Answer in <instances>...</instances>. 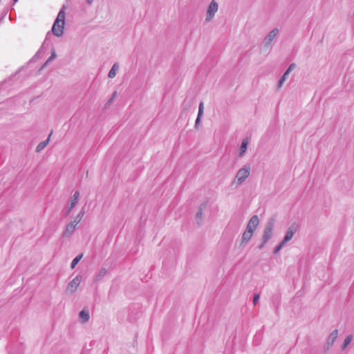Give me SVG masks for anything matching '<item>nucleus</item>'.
<instances>
[{"label": "nucleus", "instance_id": "obj_32", "mask_svg": "<svg viewBox=\"0 0 354 354\" xmlns=\"http://www.w3.org/2000/svg\"><path fill=\"white\" fill-rule=\"evenodd\" d=\"M116 94H117V92H116V91H115V92L113 93L112 98H114V97L116 96Z\"/></svg>", "mask_w": 354, "mask_h": 354}, {"label": "nucleus", "instance_id": "obj_13", "mask_svg": "<svg viewBox=\"0 0 354 354\" xmlns=\"http://www.w3.org/2000/svg\"><path fill=\"white\" fill-rule=\"evenodd\" d=\"M205 207H206V203H202L199 207L198 212L196 213V220L198 225H201L202 223L203 214V212H204Z\"/></svg>", "mask_w": 354, "mask_h": 354}, {"label": "nucleus", "instance_id": "obj_25", "mask_svg": "<svg viewBox=\"0 0 354 354\" xmlns=\"http://www.w3.org/2000/svg\"><path fill=\"white\" fill-rule=\"evenodd\" d=\"M79 198H80V192H79V191H76V192H75L73 196L71 197L70 200L77 203L78 201H79Z\"/></svg>", "mask_w": 354, "mask_h": 354}, {"label": "nucleus", "instance_id": "obj_12", "mask_svg": "<svg viewBox=\"0 0 354 354\" xmlns=\"http://www.w3.org/2000/svg\"><path fill=\"white\" fill-rule=\"evenodd\" d=\"M254 232L252 230L245 229L244 232L243 233L241 238V245L247 244L253 236Z\"/></svg>", "mask_w": 354, "mask_h": 354}, {"label": "nucleus", "instance_id": "obj_6", "mask_svg": "<svg viewBox=\"0 0 354 354\" xmlns=\"http://www.w3.org/2000/svg\"><path fill=\"white\" fill-rule=\"evenodd\" d=\"M299 225L296 223H293L288 229L286 234L282 240V241L286 244L289 241H290L294 234L297 231Z\"/></svg>", "mask_w": 354, "mask_h": 354}, {"label": "nucleus", "instance_id": "obj_30", "mask_svg": "<svg viewBox=\"0 0 354 354\" xmlns=\"http://www.w3.org/2000/svg\"><path fill=\"white\" fill-rule=\"evenodd\" d=\"M46 41L45 40V41H44V42L43 43V44H42V46H41V48H42V47L44 46V44H46ZM41 48H40V49L37 51V54H36L35 55H37L39 53H41Z\"/></svg>", "mask_w": 354, "mask_h": 354}, {"label": "nucleus", "instance_id": "obj_29", "mask_svg": "<svg viewBox=\"0 0 354 354\" xmlns=\"http://www.w3.org/2000/svg\"><path fill=\"white\" fill-rule=\"evenodd\" d=\"M84 214V209H82L79 212V214H78L77 215H78V216H80L82 218V217H83Z\"/></svg>", "mask_w": 354, "mask_h": 354}, {"label": "nucleus", "instance_id": "obj_11", "mask_svg": "<svg viewBox=\"0 0 354 354\" xmlns=\"http://www.w3.org/2000/svg\"><path fill=\"white\" fill-rule=\"evenodd\" d=\"M76 225L75 223H73L72 221H71L66 227L65 230L63 232L62 236L64 237H69L72 235V234L74 232V231L76 229Z\"/></svg>", "mask_w": 354, "mask_h": 354}, {"label": "nucleus", "instance_id": "obj_23", "mask_svg": "<svg viewBox=\"0 0 354 354\" xmlns=\"http://www.w3.org/2000/svg\"><path fill=\"white\" fill-rule=\"evenodd\" d=\"M106 272H107V270L106 268H101L96 275V280L99 281V280L102 279L106 275Z\"/></svg>", "mask_w": 354, "mask_h": 354}, {"label": "nucleus", "instance_id": "obj_16", "mask_svg": "<svg viewBox=\"0 0 354 354\" xmlns=\"http://www.w3.org/2000/svg\"><path fill=\"white\" fill-rule=\"evenodd\" d=\"M51 134H52V131L50 132V133L49 134V136L46 140H45L38 144V145L37 146L36 149H35V151L37 153H39L47 146V145L49 143Z\"/></svg>", "mask_w": 354, "mask_h": 354}, {"label": "nucleus", "instance_id": "obj_28", "mask_svg": "<svg viewBox=\"0 0 354 354\" xmlns=\"http://www.w3.org/2000/svg\"><path fill=\"white\" fill-rule=\"evenodd\" d=\"M259 299V294H254V297H253V299H252V302H253V304L254 305L258 302Z\"/></svg>", "mask_w": 354, "mask_h": 354}, {"label": "nucleus", "instance_id": "obj_21", "mask_svg": "<svg viewBox=\"0 0 354 354\" xmlns=\"http://www.w3.org/2000/svg\"><path fill=\"white\" fill-rule=\"evenodd\" d=\"M119 69V64L118 63H115L112 68H111V70L109 71V74H108V77L109 78H113L115 77L116 75V72L118 71Z\"/></svg>", "mask_w": 354, "mask_h": 354}, {"label": "nucleus", "instance_id": "obj_10", "mask_svg": "<svg viewBox=\"0 0 354 354\" xmlns=\"http://www.w3.org/2000/svg\"><path fill=\"white\" fill-rule=\"evenodd\" d=\"M64 25H62V23H59L55 26V21L53 25L51 31L55 36L61 37L64 34Z\"/></svg>", "mask_w": 354, "mask_h": 354}, {"label": "nucleus", "instance_id": "obj_1", "mask_svg": "<svg viewBox=\"0 0 354 354\" xmlns=\"http://www.w3.org/2000/svg\"><path fill=\"white\" fill-rule=\"evenodd\" d=\"M274 224L275 219L274 218H269L263 230V234L261 237V243L257 246L258 249H263L266 243L272 237Z\"/></svg>", "mask_w": 354, "mask_h": 354}, {"label": "nucleus", "instance_id": "obj_18", "mask_svg": "<svg viewBox=\"0 0 354 354\" xmlns=\"http://www.w3.org/2000/svg\"><path fill=\"white\" fill-rule=\"evenodd\" d=\"M249 143L248 138H244L241 142V147H240V152H239V156H242L246 151L248 145Z\"/></svg>", "mask_w": 354, "mask_h": 354}, {"label": "nucleus", "instance_id": "obj_34", "mask_svg": "<svg viewBox=\"0 0 354 354\" xmlns=\"http://www.w3.org/2000/svg\"><path fill=\"white\" fill-rule=\"evenodd\" d=\"M18 1V0H14V2H16V1Z\"/></svg>", "mask_w": 354, "mask_h": 354}, {"label": "nucleus", "instance_id": "obj_3", "mask_svg": "<svg viewBox=\"0 0 354 354\" xmlns=\"http://www.w3.org/2000/svg\"><path fill=\"white\" fill-rule=\"evenodd\" d=\"M279 30L277 28L272 29L268 35L264 38L262 46L263 48H270L274 39L278 35Z\"/></svg>", "mask_w": 354, "mask_h": 354}, {"label": "nucleus", "instance_id": "obj_8", "mask_svg": "<svg viewBox=\"0 0 354 354\" xmlns=\"http://www.w3.org/2000/svg\"><path fill=\"white\" fill-rule=\"evenodd\" d=\"M259 219L258 216L253 215L249 220L247 227H246V229H248V230H252L253 232H254V230H256V228L259 225Z\"/></svg>", "mask_w": 354, "mask_h": 354}, {"label": "nucleus", "instance_id": "obj_14", "mask_svg": "<svg viewBox=\"0 0 354 354\" xmlns=\"http://www.w3.org/2000/svg\"><path fill=\"white\" fill-rule=\"evenodd\" d=\"M65 16L64 6L59 10L58 15L55 19V26L59 23H62V25L65 24Z\"/></svg>", "mask_w": 354, "mask_h": 354}, {"label": "nucleus", "instance_id": "obj_27", "mask_svg": "<svg viewBox=\"0 0 354 354\" xmlns=\"http://www.w3.org/2000/svg\"><path fill=\"white\" fill-rule=\"evenodd\" d=\"M82 220V218L77 215L73 221H71L73 223H75V225H77Z\"/></svg>", "mask_w": 354, "mask_h": 354}, {"label": "nucleus", "instance_id": "obj_4", "mask_svg": "<svg viewBox=\"0 0 354 354\" xmlns=\"http://www.w3.org/2000/svg\"><path fill=\"white\" fill-rule=\"evenodd\" d=\"M337 335H338V330H337V329L333 330L330 333V335L327 339L326 343L324 346V353H326L331 348V346L333 345L334 342L337 339Z\"/></svg>", "mask_w": 354, "mask_h": 354}, {"label": "nucleus", "instance_id": "obj_9", "mask_svg": "<svg viewBox=\"0 0 354 354\" xmlns=\"http://www.w3.org/2000/svg\"><path fill=\"white\" fill-rule=\"evenodd\" d=\"M295 67H296V64L295 63H292V64H290V66L286 69V71L284 72L283 75L280 77V79H279V80L278 82V84H277V87L278 88L281 87L282 84H283V82L286 80L287 76L289 75L290 72L292 70L295 69Z\"/></svg>", "mask_w": 354, "mask_h": 354}, {"label": "nucleus", "instance_id": "obj_17", "mask_svg": "<svg viewBox=\"0 0 354 354\" xmlns=\"http://www.w3.org/2000/svg\"><path fill=\"white\" fill-rule=\"evenodd\" d=\"M79 318L82 324L88 322L90 318L89 311H80Z\"/></svg>", "mask_w": 354, "mask_h": 354}, {"label": "nucleus", "instance_id": "obj_7", "mask_svg": "<svg viewBox=\"0 0 354 354\" xmlns=\"http://www.w3.org/2000/svg\"><path fill=\"white\" fill-rule=\"evenodd\" d=\"M82 278V276L77 275L71 281H70V283L68 284L66 292L69 293H73L80 284Z\"/></svg>", "mask_w": 354, "mask_h": 354}, {"label": "nucleus", "instance_id": "obj_2", "mask_svg": "<svg viewBox=\"0 0 354 354\" xmlns=\"http://www.w3.org/2000/svg\"><path fill=\"white\" fill-rule=\"evenodd\" d=\"M250 169V166L249 165H245L237 171L235 179L239 184L243 183L249 176Z\"/></svg>", "mask_w": 354, "mask_h": 354}, {"label": "nucleus", "instance_id": "obj_26", "mask_svg": "<svg viewBox=\"0 0 354 354\" xmlns=\"http://www.w3.org/2000/svg\"><path fill=\"white\" fill-rule=\"evenodd\" d=\"M286 244L281 241L277 247H275V248L273 250V254H277L280 250H281V248L285 245Z\"/></svg>", "mask_w": 354, "mask_h": 354}, {"label": "nucleus", "instance_id": "obj_33", "mask_svg": "<svg viewBox=\"0 0 354 354\" xmlns=\"http://www.w3.org/2000/svg\"><path fill=\"white\" fill-rule=\"evenodd\" d=\"M113 100V98H112V97H111V98L109 100L108 103H111Z\"/></svg>", "mask_w": 354, "mask_h": 354}, {"label": "nucleus", "instance_id": "obj_5", "mask_svg": "<svg viewBox=\"0 0 354 354\" xmlns=\"http://www.w3.org/2000/svg\"><path fill=\"white\" fill-rule=\"evenodd\" d=\"M218 8V3L214 0H212L209 3L207 10V17L205 19L207 21H211L215 13L217 12Z\"/></svg>", "mask_w": 354, "mask_h": 354}, {"label": "nucleus", "instance_id": "obj_31", "mask_svg": "<svg viewBox=\"0 0 354 354\" xmlns=\"http://www.w3.org/2000/svg\"><path fill=\"white\" fill-rule=\"evenodd\" d=\"M86 2L88 4L91 5L93 2V0H86Z\"/></svg>", "mask_w": 354, "mask_h": 354}, {"label": "nucleus", "instance_id": "obj_20", "mask_svg": "<svg viewBox=\"0 0 354 354\" xmlns=\"http://www.w3.org/2000/svg\"><path fill=\"white\" fill-rule=\"evenodd\" d=\"M76 204H77V203L70 200L69 203H68V205L66 206V210H65L64 216H68L71 214L72 209L76 205Z\"/></svg>", "mask_w": 354, "mask_h": 354}, {"label": "nucleus", "instance_id": "obj_15", "mask_svg": "<svg viewBox=\"0 0 354 354\" xmlns=\"http://www.w3.org/2000/svg\"><path fill=\"white\" fill-rule=\"evenodd\" d=\"M203 109H204V104H203V102H201L199 104L198 116H197L196 122H195V128H196V129L198 127V125L201 121V117L203 115Z\"/></svg>", "mask_w": 354, "mask_h": 354}, {"label": "nucleus", "instance_id": "obj_24", "mask_svg": "<svg viewBox=\"0 0 354 354\" xmlns=\"http://www.w3.org/2000/svg\"><path fill=\"white\" fill-rule=\"evenodd\" d=\"M352 338H353V336L351 335H349L346 337V338L344 339V343L342 346V350L345 349L347 347V346L351 343Z\"/></svg>", "mask_w": 354, "mask_h": 354}, {"label": "nucleus", "instance_id": "obj_22", "mask_svg": "<svg viewBox=\"0 0 354 354\" xmlns=\"http://www.w3.org/2000/svg\"><path fill=\"white\" fill-rule=\"evenodd\" d=\"M82 257H83V254H80L73 259V260L72 261L71 265V267L72 269L75 268V266L79 263V261L81 260Z\"/></svg>", "mask_w": 354, "mask_h": 354}, {"label": "nucleus", "instance_id": "obj_19", "mask_svg": "<svg viewBox=\"0 0 354 354\" xmlns=\"http://www.w3.org/2000/svg\"><path fill=\"white\" fill-rule=\"evenodd\" d=\"M57 57L55 50L52 49L51 55L48 58L45 63L41 66V69L46 68L51 62H53Z\"/></svg>", "mask_w": 354, "mask_h": 354}]
</instances>
